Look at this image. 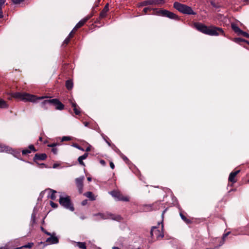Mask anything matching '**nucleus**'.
Here are the masks:
<instances>
[{
  "mask_svg": "<svg viewBox=\"0 0 249 249\" xmlns=\"http://www.w3.org/2000/svg\"><path fill=\"white\" fill-rule=\"evenodd\" d=\"M122 158L125 161V162H126L127 161H129L128 159L126 156H123Z\"/></svg>",
  "mask_w": 249,
  "mask_h": 249,
  "instance_id": "obj_45",
  "label": "nucleus"
},
{
  "mask_svg": "<svg viewBox=\"0 0 249 249\" xmlns=\"http://www.w3.org/2000/svg\"><path fill=\"white\" fill-rule=\"evenodd\" d=\"M97 9H95V7H93L92 8V11H91V13L90 14H89V15H91L92 14H93V16L94 15V14L97 13Z\"/></svg>",
  "mask_w": 249,
  "mask_h": 249,
  "instance_id": "obj_38",
  "label": "nucleus"
},
{
  "mask_svg": "<svg viewBox=\"0 0 249 249\" xmlns=\"http://www.w3.org/2000/svg\"><path fill=\"white\" fill-rule=\"evenodd\" d=\"M45 233L47 235H49V236H51V235H52V234L47 231H45Z\"/></svg>",
  "mask_w": 249,
  "mask_h": 249,
  "instance_id": "obj_49",
  "label": "nucleus"
},
{
  "mask_svg": "<svg viewBox=\"0 0 249 249\" xmlns=\"http://www.w3.org/2000/svg\"><path fill=\"white\" fill-rule=\"evenodd\" d=\"M8 107V106L6 101L3 99L0 98V108H6Z\"/></svg>",
  "mask_w": 249,
  "mask_h": 249,
  "instance_id": "obj_26",
  "label": "nucleus"
},
{
  "mask_svg": "<svg viewBox=\"0 0 249 249\" xmlns=\"http://www.w3.org/2000/svg\"><path fill=\"white\" fill-rule=\"evenodd\" d=\"M217 249V247H216L214 248H207L206 249Z\"/></svg>",
  "mask_w": 249,
  "mask_h": 249,
  "instance_id": "obj_56",
  "label": "nucleus"
},
{
  "mask_svg": "<svg viewBox=\"0 0 249 249\" xmlns=\"http://www.w3.org/2000/svg\"><path fill=\"white\" fill-rule=\"evenodd\" d=\"M230 232L229 231V232H227V233L223 234V237H222V240H223V241H224L225 239L230 234Z\"/></svg>",
  "mask_w": 249,
  "mask_h": 249,
  "instance_id": "obj_42",
  "label": "nucleus"
},
{
  "mask_svg": "<svg viewBox=\"0 0 249 249\" xmlns=\"http://www.w3.org/2000/svg\"><path fill=\"white\" fill-rule=\"evenodd\" d=\"M59 242V239L57 237L55 236V233L53 232L52 235L50 237L47 238L45 242H40L39 244H43L44 246H46L48 244H55Z\"/></svg>",
  "mask_w": 249,
  "mask_h": 249,
  "instance_id": "obj_7",
  "label": "nucleus"
},
{
  "mask_svg": "<svg viewBox=\"0 0 249 249\" xmlns=\"http://www.w3.org/2000/svg\"><path fill=\"white\" fill-rule=\"evenodd\" d=\"M10 95L12 98H14L16 99L20 100L25 102L29 101L35 102L38 100H42L45 98L43 96L37 97L35 95H31L28 93H22L19 92L11 93Z\"/></svg>",
  "mask_w": 249,
  "mask_h": 249,
  "instance_id": "obj_2",
  "label": "nucleus"
},
{
  "mask_svg": "<svg viewBox=\"0 0 249 249\" xmlns=\"http://www.w3.org/2000/svg\"><path fill=\"white\" fill-rule=\"evenodd\" d=\"M194 27L199 32L211 36L224 35V32L221 28L214 26H207L200 22H195Z\"/></svg>",
  "mask_w": 249,
  "mask_h": 249,
  "instance_id": "obj_1",
  "label": "nucleus"
},
{
  "mask_svg": "<svg viewBox=\"0 0 249 249\" xmlns=\"http://www.w3.org/2000/svg\"><path fill=\"white\" fill-rule=\"evenodd\" d=\"M72 107H73L74 113L76 115H80L81 111L80 110V107L77 105L76 103H72Z\"/></svg>",
  "mask_w": 249,
  "mask_h": 249,
  "instance_id": "obj_18",
  "label": "nucleus"
},
{
  "mask_svg": "<svg viewBox=\"0 0 249 249\" xmlns=\"http://www.w3.org/2000/svg\"><path fill=\"white\" fill-rule=\"evenodd\" d=\"M59 145H60L59 143L54 142V143L48 144V146L52 147V148H54L56 146Z\"/></svg>",
  "mask_w": 249,
  "mask_h": 249,
  "instance_id": "obj_35",
  "label": "nucleus"
},
{
  "mask_svg": "<svg viewBox=\"0 0 249 249\" xmlns=\"http://www.w3.org/2000/svg\"><path fill=\"white\" fill-rule=\"evenodd\" d=\"M90 150V148L89 147H88L86 149V152H89Z\"/></svg>",
  "mask_w": 249,
  "mask_h": 249,
  "instance_id": "obj_52",
  "label": "nucleus"
},
{
  "mask_svg": "<svg viewBox=\"0 0 249 249\" xmlns=\"http://www.w3.org/2000/svg\"><path fill=\"white\" fill-rule=\"evenodd\" d=\"M25 0H12V2L14 4H19L21 2L24 1Z\"/></svg>",
  "mask_w": 249,
  "mask_h": 249,
  "instance_id": "obj_39",
  "label": "nucleus"
},
{
  "mask_svg": "<svg viewBox=\"0 0 249 249\" xmlns=\"http://www.w3.org/2000/svg\"><path fill=\"white\" fill-rule=\"evenodd\" d=\"M31 153V150H29V149H23L22 151V154L23 155H26Z\"/></svg>",
  "mask_w": 249,
  "mask_h": 249,
  "instance_id": "obj_32",
  "label": "nucleus"
},
{
  "mask_svg": "<svg viewBox=\"0 0 249 249\" xmlns=\"http://www.w3.org/2000/svg\"><path fill=\"white\" fill-rule=\"evenodd\" d=\"M247 182H248V183H249V179L247 181Z\"/></svg>",
  "mask_w": 249,
  "mask_h": 249,
  "instance_id": "obj_62",
  "label": "nucleus"
},
{
  "mask_svg": "<svg viewBox=\"0 0 249 249\" xmlns=\"http://www.w3.org/2000/svg\"><path fill=\"white\" fill-rule=\"evenodd\" d=\"M42 103L43 104H49L53 105L55 107L56 110H62L64 108V105L56 98L45 100Z\"/></svg>",
  "mask_w": 249,
  "mask_h": 249,
  "instance_id": "obj_6",
  "label": "nucleus"
},
{
  "mask_svg": "<svg viewBox=\"0 0 249 249\" xmlns=\"http://www.w3.org/2000/svg\"><path fill=\"white\" fill-rule=\"evenodd\" d=\"M110 194L113 197L116 198L117 199V200L126 202L129 201V198L127 196H124L120 192L114 190L110 192Z\"/></svg>",
  "mask_w": 249,
  "mask_h": 249,
  "instance_id": "obj_10",
  "label": "nucleus"
},
{
  "mask_svg": "<svg viewBox=\"0 0 249 249\" xmlns=\"http://www.w3.org/2000/svg\"><path fill=\"white\" fill-rule=\"evenodd\" d=\"M151 236L152 238L155 237L157 239H161L163 237L164 234L156 227H153L150 231Z\"/></svg>",
  "mask_w": 249,
  "mask_h": 249,
  "instance_id": "obj_11",
  "label": "nucleus"
},
{
  "mask_svg": "<svg viewBox=\"0 0 249 249\" xmlns=\"http://www.w3.org/2000/svg\"><path fill=\"white\" fill-rule=\"evenodd\" d=\"M85 178L84 176L76 178L75 180L76 187L79 194H82L83 191V182Z\"/></svg>",
  "mask_w": 249,
  "mask_h": 249,
  "instance_id": "obj_12",
  "label": "nucleus"
},
{
  "mask_svg": "<svg viewBox=\"0 0 249 249\" xmlns=\"http://www.w3.org/2000/svg\"><path fill=\"white\" fill-rule=\"evenodd\" d=\"M36 223V214L35 213H32L31 215V225L33 227Z\"/></svg>",
  "mask_w": 249,
  "mask_h": 249,
  "instance_id": "obj_27",
  "label": "nucleus"
},
{
  "mask_svg": "<svg viewBox=\"0 0 249 249\" xmlns=\"http://www.w3.org/2000/svg\"><path fill=\"white\" fill-rule=\"evenodd\" d=\"M47 158V156L45 153H36L35 155L33 160L36 164H38V160H45Z\"/></svg>",
  "mask_w": 249,
  "mask_h": 249,
  "instance_id": "obj_15",
  "label": "nucleus"
},
{
  "mask_svg": "<svg viewBox=\"0 0 249 249\" xmlns=\"http://www.w3.org/2000/svg\"><path fill=\"white\" fill-rule=\"evenodd\" d=\"M57 166H58V164H56V163L53 164V168H56Z\"/></svg>",
  "mask_w": 249,
  "mask_h": 249,
  "instance_id": "obj_53",
  "label": "nucleus"
},
{
  "mask_svg": "<svg viewBox=\"0 0 249 249\" xmlns=\"http://www.w3.org/2000/svg\"><path fill=\"white\" fill-rule=\"evenodd\" d=\"M93 17V14L91 15H88L86 17H85L83 19L81 20L80 21H79L75 26L74 27V30L75 29H78L81 27H82L85 23L89 20L91 17Z\"/></svg>",
  "mask_w": 249,
  "mask_h": 249,
  "instance_id": "obj_14",
  "label": "nucleus"
},
{
  "mask_svg": "<svg viewBox=\"0 0 249 249\" xmlns=\"http://www.w3.org/2000/svg\"><path fill=\"white\" fill-rule=\"evenodd\" d=\"M99 215L102 216V218L104 219H110L113 220L120 221L122 219V217L120 215L114 214L111 213H99Z\"/></svg>",
  "mask_w": 249,
  "mask_h": 249,
  "instance_id": "obj_9",
  "label": "nucleus"
},
{
  "mask_svg": "<svg viewBox=\"0 0 249 249\" xmlns=\"http://www.w3.org/2000/svg\"><path fill=\"white\" fill-rule=\"evenodd\" d=\"M73 146L76 148H77V149H79V150H84L83 148H82L80 146H79L78 144L77 143H73Z\"/></svg>",
  "mask_w": 249,
  "mask_h": 249,
  "instance_id": "obj_40",
  "label": "nucleus"
},
{
  "mask_svg": "<svg viewBox=\"0 0 249 249\" xmlns=\"http://www.w3.org/2000/svg\"><path fill=\"white\" fill-rule=\"evenodd\" d=\"M84 195L87 197L89 198L91 200H95V197L93 193L91 192H87L85 193H84Z\"/></svg>",
  "mask_w": 249,
  "mask_h": 249,
  "instance_id": "obj_23",
  "label": "nucleus"
},
{
  "mask_svg": "<svg viewBox=\"0 0 249 249\" xmlns=\"http://www.w3.org/2000/svg\"><path fill=\"white\" fill-rule=\"evenodd\" d=\"M52 151L53 153V154H56L57 153V149L55 147L53 148Z\"/></svg>",
  "mask_w": 249,
  "mask_h": 249,
  "instance_id": "obj_43",
  "label": "nucleus"
},
{
  "mask_svg": "<svg viewBox=\"0 0 249 249\" xmlns=\"http://www.w3.org/2000/svg\"><path fill=\"white\" fill-rule=\"evenodd\" d=\"M100 163H101V164H102L103 165H105V164H106L105 161L104 160H100Z\"/></svg>",
  "mask_w": 249,
  "mask_h": 249,
  "instance_id": "obj_47",
  "label": "nucleus"
},
{
  "mask_svg": "<svg viewBox=\"0 0 249 249\" xmlns=\"http://www.w3.org/2000/svg\"><path fill=\"white\" fill-rule=\"evenodd\" d=\"M71 38H69V36H68L64 40L62 44V46L63 47H66L67 45L69 43Z\"/></svg>",
  "mask_w": 249,
  "mask_h": 249,
  "instance_id": "obj_29",
  "label": "nucleus"
},
{
  "mask_svg": "<svg viewBox=\"0 0 249 249\" xmlns=\"http://www.w3.org/2000/svg\"><path fill=\"white\" fill-rule=\"evenodd\" d=\"M41 230L45 233V231H47L45 229H44L42 227H41Z\"/></svg>",
  "mask_w": 249,
  "mask_h": 249,
  "instance_id": "obj_51",
  "label": "nucleus"
},
{
  "mask_svg": "<svg viewBox=\"0 0 249 249\" xmlns=\"http://www.w3.org/2000/svg\"><path fill=\"white\" fill-rule=\"evenodd\" d=\"M71 140V138L70 137L64 136L62 138L61 142L68 141H70Z\"/></svg>",
  "mask_w": 249,
  "mask_h": 249,
  "instance_id": "obj_34",
  "label": "nucleus"
},
{
  "mask_svg": "<svg viewBox=\"0 0 249 249\" xmlns=\"http://www.w3.org/2000/svg\"><path fill=\"white\" fill-rule=\"evenodd\" d=\"M65 86L68 90H71L73 88V82L72 80L71 79L67 80Z\"/></svg>",
  "mask_w": 249,
  "mask_h": 249,
  "instance_id": "obj_24",
  "label": "nucleus"
},
{
  "mask_svg": "<svg viewBox=\"0 0 249 249\" xmlns=\"http://www.w3.org/2000/svg\"><path fill=\"white\" fill-rule=\"evenodd\" d=\"M77 30V29L74 30V28L68 35V36H69V38H72Z\"/></svg>",
  "mask_w": 249,
  "mask_h": 249,
  "instance_id": "obj_31",
  "label": "nucleus"
},
{
  "mask_svg": "<svg viewBox=\"0 0 249 249\" xmlns=\"http://www.w3.org/2000/svg\"><path fill=\"white\" fill-rule=\"evenodd\" d=\"M109 11V4L107 3L106 4L103 9L100 12L99 15V18L102 19L106 18L107 16V13Z\"/></svg>",
  "mask_w": 249,
  "mask_h": 249,
  "instance_id": "obj_16",
  "label": "nucleus"
},
{
  "mask_svg": "<svg viewBox=\"0 0 249 249\" xmlns=\"http://www.w3.org/2000/svg\"><path fill=\"white\" fill-rule=\"evenodd\" d=\"M50 205L53 208H56L58 207V204L52 201H50Z\"/></svg>",
  "mask_w": 249,
  "mask_h": 249,
  "instance_id": "obj_37",
  "label": "nucleus"
},
{
  "mask_svg": "<svg viewBox=\"0 0 249 249\" xmlns=\"http://www.w3.org/2000/svg\"><path fill=\"white\" fill-rule=\"evenodd\" d=\"M240 172V170L231 172L229 175L228 180L229 182H231L232 184L235 183L237 182V179L236 176Z\"/></svg>",
  "mask_w": 249,
  "mask_h": 249,
  "instance_id": "obj_13",
  "label": "nucleus"
},
{
  "mask_svg": "<svg viewBox=\"0 0 249 249\" xmlns=\"http://www.w3.org/2000/svg\"><path fill=\"white\" fill-rule=\"evenodd\" d=\"M101 19H100V18H99V17L98 18H97L96 19V20H95V23H100V20Z\"/></svg>",
  "mask_w": 249,
  "mask_h": 249,
  "instance_id": "obj_48",
  "label": "nucleus"
},
{
  "mask_svg": "<svg viewBox=\"0 0 249 249\" xmlns=\"http://www.w3.org/2000/svg\"><path fill=\"white\" fill-rule=\"evenodd\" d=\"M112 249H121L120 248H119V247H113L112 248Z\"/></svg>",
  "mask_w": 249,
  "mask_h": 249,
  "instance_id": "obj_54",
  "label": "nucleus"
},
{
  "mask_svg": "<svg viewBox=\"0 0 249 249\" xmlns=\"http://www.w3.org/2000/svg\"><path fill=\"white\" fill-rule=\"evenodd\" d=\"M163 228V224H162V228Z\"/></svg>",
  "mask_w": 249,
  "mask_h": 249,
  "instance_id": "obj_60",
  "label": "nucleus"
},
{
  "mask_svg": "<svg viewBox=\"0 0 249 249\" xmlns=\"http://www.w3.org/2000/svg\"><path fill=\"white\" fill-rule=\"evenodd\" d=\"M38 165L39 166V168H46L47 167V165L45 164V163H39L38 162Z\"/></svg>",
  "mask_w": 249,
  "mask_h": 249,
  "instance_id": "obj_41",
  "label": "nucleus"
},
{
  "mask_svg": "<svg viewBox=\"0 0 249 249\" xmlns=\"http://www.w3.org/2000/svg\"><path fill=\"white\" fill-rule=\"evenodd\" d=\"M28 149L31 151H33L34 152H36L37 150L35 148V146L33 144H31L28 146Z\"/></svg>",
  "mask_w": 249,
  "mask_h": 249,
  "instance_id": "obj_36",
  "label": "nucleus"
},
{
  "mask_svg": "<svg viewBox=\"0 0 249 249\" xmlns=\"http://www.w3.org/2000/svg\"><path fill=\"white\" fill-rule=\"evenodd\" d=\"M240 36H242L247 38H249V34L248 33H247V32H245L242 30L241 31V32L240 34Z\"/></svg>",
  "mask_w": 249,
  "mask_h": 249,
  "instance_id": "obj_33",
  "label": "nucleus"
},
{
  "mask_svg": "<svg viewBox=\"0 0 249 249\" xmlns=\"http://www.w3.org/2000/svg\"><path fill=\"white\" fill-rule=\"evenodd\" d=\"M180 216L181 218V219L187 224H191L192 223V218H187L185 214H184L182 212H180Z\"/></svg>",
  "mask_w": 249,
  "mask_h": 249,
  "instance_id": "obj_17",
  "label": "nucleus"
},
{
  "mask_svg": "<svg viewBox=\"0 0 249 249\" xmlns=\"http://www.w3.org/2000/svg\"><path fill=\"white\" fill-rule=\"evenodd\" d=\"M99 2V1L97 2L95 4V5L93 6V7H95V9H97V7H98Z\"/></svg>",
  "mask_w": 249,
  "mask_h": 249,
  "instance_id": "obj_50",
  "label": "nucleus"
},
{
  "mask_svg": "<svg viewBox=\"0 0 249 249\" xmlns=\"http://www.w3.org/2000/svg\"><path fill=\"white\" fill-rule=\"evenodd\" d=\"M110 167L111 169H113L115 168V165L112 162H110L109 163Z\"/></svg>",
  "mask_w": 249,
  "mask_h": 249,
  "instance_id": "obj_44",
  "label": "nucleus"
},
{
  "mask_svg": "<svg viewBox=\"0 0 249 249\" xmlns=\"http://www.w3.org/2000/svg\"><path fill=\"white\" fill-rule=\"evenodd\" d=\"M91 178H90V177L88 178V181H91Z\"/></svg>",
  "mask_w": 249,
  "mask_h": 249,
  "instance_id": "obj_57",
  "label": "nucleus"
},
{
  "mask_svg": "<svg viewBox=\"0 0 249 249\" xmlns=\"http://www.w3.org/2000/svg\"><path fill=\"white\" fill-rule=\"evenodd\" d=\"M137 249H141L140 248H138Z\"/></svg>",
  "mask_w": 249,
  "mask_h": 249,
  "instance_id": "obj_61",
  "label": "nucleus"
},
{
  "mask_svg": "<svg viewBox=\"0 0 249 249\" xmlns=\"http://www.w3.org/2000/svg\"><path fill=\"white\" fill-rule=\"evenodd\" d=\"M173 7L176 10L183 14L188 15H195L196 14V13L194 12L191 7L177 1L174 3Z\"/></svg>",
  "mask_w": 249,
  "mask_h": 249,
  "instance_id": "obj_3",
  "label": "nucleus"
},
{
  "mask_svg": "<svg viewBox=\"0 0 249 249\" xmlns=\"http://www.w3.org/2000/svg\"><path fill=\"white\" fill-rule=\"evenodd\" d=\"M46 191H49L51 194H50V197L52 200H55L56 198L55 196V193H57V192L55 190H54L53 189L48 188L46 190Z\"/></svg>",
  "mask_w": 249,
  "mask_h": 249,
  "instance_id": "obj_22",
  "label": "nucleus"
},
{
  "mask_svg": "<svg viewBox=\"0 0 249 249\" xmlns=\"http://www.w3.org/2000/svg\"><path fill=\"white\" fill-rule=\"evenodd\" d=\"M233 41L239 44L240 45H242L243 43H246L249 45V41L240 37L234 38Z\"/></svg>",
  "mask_w": 249,
  "mask_h": 249,
  "instance_id": "obj_20",
  "label": "nucleus"
},
{
  "mask_svg": "<svg viewBox=\"0 0 249 249\" xmlns=\"http://www.w3.org/2000/svg\"><path fill=\"white\" fill-rule=\"evenodd\" d=\"M232 30L237 34L238 36H240V34L242 31L235 24L232 23L231 25Z\"/></svg>",
  "mask_w": 249,
  "mask_h": 249,
  "instance_id": "obj_19",
  "label": "nucleus"
},
{
  "mask_svg": "<svg viewBox=\"0 0 249 249\" xmlns=\"http://www.w3.org/2000/svg\"><path fill=\"white\" fill-rule=\"evenodd\" d=\"M106 142H107L108 143V144L109 145H110V142H109L108 141H107V140H106Z\"/></svg>",
  "mask_w": 249,
  "mask_h": 249,
  "instance_id": "obj_59",
  "label": "nucleus"
},
{
  "mask_svg": "<svg viewBox=\"0 0 249 249\" xmlns=\"http://www.w3.org/2000/svg\"><path fill=\"white\" fill-rule=\"evenodd\" d=\"M154 10H155V14L158 16L167 17L172 19H179V18L178 17V16L168 10L163 9H160L159 10L158 9H155Z\"/></svg>",
  "mask_w": 249,
  "mask_h": 249,
  "instance_id": "obj_5",
  "label": "nucleus"
},
{
  "mask_svg": "<svg viewBox=\"0 0 249 249\" xmlns=\"http://www.w3.org/2000/svg\"><path fill=\"white\" fill-rule=\"evenodd\" d=\"M154 9H152L150 7H145L142 10L143 14H146L148 11H151V10L155 11Z\"/></svg>",
  "mask_w": 249,
  "mask_h": 249,
  "instance_id": "obj_30",
  "label": "nucleus"
},
{
  "mask_svg": "<svg viewBox=\"0 0 249 249\" xmlns=\"http://www.w3.org/2000/svg\"><path fill=\"white\" fill-rule=\"evenodd\" d=\"M6 0H0V18H3V12L2 10V7L5 2Z\"/></svg>",
  "mask_w": 249,
  "mask_h": 249,
  "instance_id": "obj_28",
  "label": "nucleus"
},
{
  "mask_svg": "<svg viewBox=\"0 0 249 249\" xmlns=\"http://www.w3.org/2000/svg\"><path fill=\"white\" fill-rule=\"evenodd\" d=\"M38 140L40 142L42 141V137H39Z\"/></svg>",
  "mask_w": 249,
  "mask_h": 249,
  "instance_id": "obj_55",
  "label": "nucleus"
},
{
  "mask_svg": "<svg viewBox=\"0 0 249 249\" xmlns=\"http://www.w3.org/2000/svg\"><path fill=\"white\" fill-rule=\"evenodd\" d=\"M87 203V200H83L82 202V205L84 206Z\"/></svg>",
  "mask_w": 249,
  "mask_h": 249,
  "instance_id": "obj_46",
  "label": "nucleus"
},
{
  "mask_svg": "<svg viewBox=\"0 0 249 249\" xmlns=\"http://www.w3.org/2000/svg\"><path fill=\"white\" fill-rule=\"evenodd\" d=\"M88 153H85L82 156H80L78 158V161L79 164L85 166V163L83 161V160L86 159L88 157Z\"/></svg>",
  "mask_w": 249,
  "mask_h": 249,
  "instance_id": "obj_21",
  "label": "nucleus"
},
{
  "mask_svg": "<svg viewBox=\"0 0 249 249\" xmlns=\"http://www.w3.org/2000/svg\"><path fill=\"white\" fill-rule=\"evenodd\" d=\"M244 1H247L248 0H244Z\"/></svg>",
  "mask_w": 249,
  "mask_h": 249,
  "instance_id": "obj_63",
  "label": "nucleus"
},
{
  "mask_svg": "<svg viewBox=\"0 0 249 249\" xmlns=\"http://www.w3.org/2000/svg\"><path fill=\"white\" fill-rule=\"evenodd\" d=\"M76 244L77 246H78L79 248L81 249H86L87 246L85 242H74Z\"/></svg>",
  "mask_w": 249,
  "mask_h": 249,
  "instance_id": "obj_25",
  "label": "nucleus"
},
{
  "mask_svg": "<svg viewBox=\"0 0 249 249\" xmlns=\"http://www.w3.org/2000/svg\"><path fill=\"white\" fill-rule=\"evenodd\" d=\"M165 210H164V211L162 212V217H163L164 213H165Z\"/></svg>",
  "mask_w": 249,
  "mask_h": 249,
  "instance_id": "obj_58",
  "label": "nucleus"
},
{
  "mask_svg": "<svg viewBox=\"0 0 249 249\" xmlns=\"http://www.w3.org/2000/svg\"><path fill=\"white\" fill-rule=\"evenodd\" d=\"M164 0H146L141 2V5L144 6L147 5H162L165 3Z\"/></svg>",
  "mask_w": 249,
  "mask_h": 249,
  "instance_id": "obj_8",
  "label": "nucleus"
},
{
  "mask_svg": "<svg viewBox=\"0 0 249 249\" xmlns=\"http://www.w3.org/2000/svg\"><path fill=\"white\" fill-rule=\"evenodd\" d=\"M59 203L62 207L66 209L69 210L71 212L74 211V207L70 196H60L59 199Z\"/></svg>",
  "mask_w": 249,
  "mask_h": 249,
  "instance_id": "obj_4",
  "label": "nucleus"
}]
</instances>
